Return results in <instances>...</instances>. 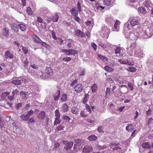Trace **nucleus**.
<instances>
[{"label":"nucleus","instance_id":"obj_1","mask_svg":"<svg viewBox=\"0 0 153 153\" xmlns=\"http://www.w3.org/2000/svg\"><path fill=\"white\" fill-rule=\"evenodd\" d=\"M93 150L92 146L90 145H86L83 148V153H89L92 152Z\"/></svg>","mask_w":153,"mask_h":153},{"label":"nucleus","instance_id":"obj_2","mask_svg":"<svg viewBox=\"0 0 153 153\" xmlns=\"http://www.w3.org/2000/svg\"><path fill=\"white\" fill-rule=\"evenodd\" d=\"M14 55L12 53L9 51H6L4 53V57L6 59H11L13 58Z\"/></svg>","mask_w":153,"mask_h":153},{"label":"nucleus","instance_id":"obj_3","mask_svg":"<svg viewBox=\"0 0 153 153\" xmlns=\"http://www.w3.org/2000/svg\"><path fill=\"white\" fill-rule=\"evenodd\" d=\"M83 88V86L81 84H77L74 87V91L77 93L81 92L82 91Z\"/></svg>","mask_w":153,"mask_h":153},{"label":"nucleus","instance_id":"obj_4","mask_svg":"<svg viewBox=\"0 0 153 153\" xmlns=\"http://www.w3.org/2000/svg\"><path fill=\"white\" fill-rule=\"evenodd\" d=\"M60 91L59 90H57L56 92L53 94V97L54 100L57 101L60 97Z\"/></svg>","mask_w":153,"mask_h":153},{"label":"nucleus","instance_id":"obj_5","mask_svg":"<svg viewBox=\"0 0 153 153\" xmlns=\"http://www.w3.org/2000/svg\"><path fill=\"white\" fill-rule=\"evenodd\" d=\"M75 34L77 36L81 38L84 37L85 36L84 33L79 30H77L75 31Z\"/></svg>","mask_w":153,"mask_h":153},{"label":"nucleus","instance_id":"obj_6","mask_svg":"<svg viewBox=\"0 0 153 153\" xmlns=\"http://www.w3.org/2000/svg\"><path fill=\"white\" fill-rule=\"evenodd\" d=\"M2 33L3 35L6 37L8 36L10 33L9 29L6 27H4L2 29Z\"/></svg>","mask_w":153,"mask_h":153},{"label":"nucleus","instance_id":"obj_7","mask_svg":"<svg viewBox=\"0 0 153 153\" xmlns=\"http://www.w3.org/2000/svg\"><path fill=\"white\" fill-rule=\"evenodd\" d=\"M75 143L74 144V146H81L84 144L85 141L84 140L81 139H77L75 140Z\"/></svg>","mask_w":153,"mask_h":153},{"label":"nucleus","instance_id":"obj_8","mask_svg":"<svg viewBox=\"0 0 153 153\" xmlns=\"http://www.w3.org/2000/svg\"><path fill=\"white\" fill-rule=\"evenodd\" d=\"M73 143L72 141L69 142L65 146L64 149L65 150H68L71 149L73 146Z\"/></svg>","mask_w":153,"mask_h":153},{"label":"nucleus","instance_id":"obj_9","mask_svg":"<svg viewBox=\"0 0 153 153\" xmlns=\"http://www.w3.org/2000/svg\"><path fill=\"white\" fill-rule=\"evenodd\" d=\"M20 117L23 121H26L29 119L30 116L27 114H23L21 115Z\"/></svg>","mask_w":153,"mask_h":153},{"label":"nucleus","instance_id":"obj_10","mask_svg":"<svg viewBox=\"0 0 153 153\" xmlns=\"http://www.w3.org/2000/svg\"><path fill=\"white\" fill-rule=\"evenodd\" d=\"M32 38L34 40V41L36 42L41 43L42 42V40L36 35H33L32 36Z\"/></svg>","mask_w":153,"mask_h":153},{"label":"nucleus","instance_id":"obj_11","mask_svg":"<svg viewBox=\"0 0 153 153\" xmlns=\"http://www.w3.org/2000/svg\"><path fill=\"white\" fill-rule=\"evenodd\" d=\"M45 116V112L44 111H42L37 114V117L39 119H44Z\"/></svg>","mask_w":153,"mask_h":153},{"label":"nucleus","instance_id":"obj_12","mask_svg":"<svg viewBox=\"0 0 153 153\" xmlns=\"http://www.w3.org/2000/svg\"><path fill=\"white\" fill-rule=\"evenodd\" d=\"M97 138V137L94 134L90 135L88 138V140L90 141H95Z\"/></svg>","mask_w":153,"mask_h":153},{"label":"nucleus","instance_id":"obj_13","mask_svg":"<svg viewBox=\"0 0 153 153\" xmlns=\"http://www.w3.org/2000/svg\"><path fill=\"white\" fill-rule=\"evenodd\" d=\"M52 19L53 22H56L58 21L59 16L57 13H55L52 16Z\"/></svg>","mask_w":153,"mask_h":153},{"label":"nucleus","instance_id":"obj_14","mask_svg":"<svg viewBox=\"0 0 153 153\" xmlns=\"http://www.w3.org/2000/svg\"><path fill=\"white\" fill-rule=\"evenodd\" d=\"M19 77L17 78V79L13 80L11 83L16 85H21L22 83V81L21 80H19Z\"/></svg>","mask_w":153,"mask_h":153},{"label":"nucleus","instance_id":"obj_15","mask_svg":"<svg viewBox=\"0 0 153 153\" xmlns=\"http://www.w3.org/2000/svg\"><path fill=\"white\" fill-rule=\"evenodd\" d=\"M71 111L72 113L76 115L79 113V111L76 107H73L71 108Z\"/></svg>","mask_w":153,"mask_h":153},{"label":"nucleus","instance_id":"obj_16","mask_svg":"<svg viewBox=\"0 0 153 153\" xmlns=\"http://www.w3.org/2000/svg\"><path fill=\"white\" fill-rule=\"evenodd\" d=\"M138 13L143 14H146L147 12L145 9L143 7H140L138 8Z\"/></svg>","mask_w":153,"mask_h":153},{"label":"nucleus","instance_id":"obj_17","mask_svg":"<svg viewBox=\"0 0 153 153\" xmlns=\"http://www.w3.org/2000/svg\"><path fill=\"white\" fill-rule=\"evenodd\" d=\"M52 68L50 67H47L45 70V73L49 76L52 73Z\"/></svg>","mask_w":153,"mask_h":153},{"label":"nucleus","instance_id":"obj_18","mask_svg":"<svg viewBox=\"0 0 153 153\" xmlns=\"http://www.w3.org/2000/svg\"><path fill=\"white\" fill-rule=\"evenodd\" d=\"M77 53V51L75 50L71 49L68 50V52L67 54L68 56L70 55H74Z\"/></svg>","mask_w":153,"mask_h":153},{"label":"nucleus","instance_id":"obj_19","mask_svg":"<svg viewBox=\"0 0 153 153\" xmlns=\"http://www.w3.org/2000/svg\"><path fill=\"white\" fill-rule=\"evenodd\" d=\"M142 146L144 149H151V145L148 142H145L142 144Z\"/></svg>","mask_w":153,"mask_h":153},{"label":"nucleus","instance_id":"obj_20","mask_svg":"<svg viewBox=\"0 0 153 153\" xmlns=\"http://www.w3.org/2000/svg\"><path fill=\"white\" fill-rule=\"evenodd\" d=\"M130 23L132 26H134L135 25L139 24V22L137 20L134 19L131 20Z\"/></svg>","mask_w":153,"mask_h":153},{"label":"nucleus","instance_id":"obj_21","mask_svg":"<svg viewBox=\"0 0 153 153\" xmlns=\"http://www.w3.org/2000/svg\"><path fill=\"white\" fill-rule=\"evenodd\" d=\"M134 128V126L132 124H129L126 127V130L129 132L132 131Z\"/></svg>","mask_w":153,"mask_h":153},{"label":"nucleus","instance_id":"obj_22","mask_svg":"<svg viewBox=\"0 0 153 153\" xmlns=\"http://www.w3.org/2000/svg\"><path fill=\"white\" fill-rule=\"evenodd\" d=\"M67 95L65 94H63L61 97V101L62 102H65L67 99Z\"/></svg>","mask_w":153,"mask_h":153},{"label":"nucleus","instance_id":"obj_23","mask_svg":"<svg viewBox=\"0 0 153 153\" xmlns=\"http://www.w3.org/2000/svg\"><path fill=\"white\" fill-rule=\"evenodd\" d=\"M127 70L131 72H135L137 70L136 68L134 67L129 66L127 67V68H125Z\"/></svg>","mask_w":153,"mask_h":153},{"label":"nucleus","instance_id":"obj_24","mask_svg":"<svg viewBox=\"0 0 153 153\" xmlns=\"http://www.w3.org/2000/svg\"><path fill=\"white\" fill-rule=\"evenodd\" d=\"M68 107L66 103L64 104L62 107V111L64 112H66L68 111Z\"/></svg>","mask_w":153,"mask_h":153},{"label":"nucleus","instance_id":"obj_25","mask_svg":"<svg viewBox=\"0 0 153 153\" xmlns=\"http://www.w3.org/2000/svg\"><path fill=\"white\" fill-rule=\"evenodd\" d=\"M97 85L95 83H94L91 86V89L93 93L95 92L97 90Z\"/></svg>","mask_w":153,"mask_h":153},{"label":"nucleus","instance_id":"obj_26","mask_svg":"<svg viewBox=\"0 0 153 153\" xmlns=\"http://www.w3.org/2000/svg\"><path fill=\"white\" fill-rule=\"evenodd\" d=\"M61 122V120L60 118H55V120L54 122V125H56L58 124H59Z\"/></svg>","mask_w":153,"mask_h":153},{"label":"nucleus","instance_id":"obj_27","mask_svg":"<svg viewBox=\"0 0 153 153\" xmlns=\"http://www.w3.org/2000/svg\"><path fill=\"white\" fill-rule=\"evenodd\" d=\"M80 116L83 117H86L88 115V114L84 110L81 111L80 112Z\"/></svg>","mask_w":153,"mask_h":153},{"label":"nucleus","instance_id":"obj_28","mask_svg":"<svg viewBox=\"0 0 153 153\" xmlns=\"http://www.w3.org/2000/svg\"><path fill=\"white\" fill-rule=\"evenodd\" d=\"M42 44V46L48 49H50L51 48V47L49 45L47 44L45 42H43L42 41V42L41 43Z\"/></svg>","mask_w":153,"mask_h":153},{"label":"nucleus","instance_id":"obj_29","mask_svg":"<svg viewBox=\"0 0 153 153\" xmlns=\"http://www.w3.org/2000/svg\"><path fill=\"white\" fill-rule=\"evenodd\" d=\"M120 22L119 21L117 20L115 24H114V27L115 29L116 30H115V31H118L119 27L118 26V25L120 24Z\"/></svg>","mask_w":153,"mask_h":153},{"label":"nucleus","instance_id":"obj_30","mask_svg":"<svg viewBox=\"0 0 153 153\" xmlns=\"http://www.w3.org/2000/svg\"><path fill=\"white\" fill-rule=\"evenodd\" d=\"M88 94H85V97L83 98V103L84 104H86L87 101H88Z\"/></svg>","mask_w":153,"mask_h":153},{"label":"nucleus","instance_id":"obj_31","mask_svg":"<svg viewBox=\"0 0 153 153\" xmlns=\"http://www.w3.org/2000/svg\"><path fill=\"white\" fill-rule=\"evenodd\" d=\"M71 13L74 16H77L78 14V10H75L74 8H72L71 9Z\"/></svg>","mask_w":153,"mask_h":153},{"label":"nucleus","instance_id":"obj_32","mask_svg":"<svg viewBox=\"0 0 153 153\" xmlns=\"http://www.w3.org/2000/svg\"><path fill=\"white\" fill-rule=\"evenodd\" d=\"M11 27L14 31L17 32L18 31L19 25H17L15 24H13L12 25Z\"/></svg>","mask_w":153,"mask_h":153},{"label":"nucleus","instance_id":"obj_33","mask_svg":"<svg viewBox=\"0 0 153 153\" xmlns=\"http://www.w3.org/2000/svg\"><path fill=\"white\" fill-rule=\"evenodd\" d=\"M22 52L23 53L25 54H26L28 52V49L27 47H24L22 46Z\"/></svg>","mask_w":153,"mask_h":153},{"label":"nucleus","instance_id":"obj_34","mask_svg":"<svg viewBox=\"0 0 153 153\" xmlns=\"http://www.w3.org/2000/svg\"><path fill=\"white\" fill-rule=\"evenodd\" d=\"M49 76L45 73H42V74L40 76L41 78L43 79L48 78Z\"/></svg>","mask_w":153,"mask_h":153},{"label":"nucleus","instance_id":"obj_35","mask_svg":"<svg viewBox=\"0 0 153 153\" xmlns=\"http://www.w3.org/2000/svg\"><path fill=\"white\" fill-rule=\"evenodd\" d=\"M22 31H24L26 29V27L23 24H19V28Z\"/></svg>","mask_w":153,"mask_h":153},{"label":"nucleus","instance_id":"obj_36","mask_svg":"<svg viewBox=\"0 0 153 153\" xmlns=\"http://www.w3.org/2000/svg\"><path fill=\"white\" fill-rule=\"evenodd\" d=\"M104 68L105 70L108 72H112L114 71L113 68L107 66H106Z\"/></svg>","mask_w":153,"mask_h":153},{"label":"nucleus","instance_id":"obj_37","mask_svg":"<svg viewBox=\"0 0 153 153\" xmlns=\"http://www.w3.org/2000/svg\"><path fill=\"white\" fill-rule=\"evenodd\" d=\"M127 64L130 66L133 65L134 64V62L132 61H130L129 60H127L125 61V65Z\"/></svg>","mask_w":153,"mask_h":153},{"label":"nucleus","instance_id":"obj_38","mask_svg":"<svg viewBox=\"0 0 153 153\" xmlns=\"http://www.w3.org/2000/svg\"><path fill=\"white\" fill-rule=\"evenodd\" d=\"M111 2V0H104V4L105 5L108 6L110 5Z\"/></svg>","mask_w":153,"mask_h":153},{"label":"nucleus","instance_id":"obj_39","mask_svg":"<svg viewBox=\"0 0 153 153\" xmlns=\"http://www.w3.org/2000/svg\"><path fill=\"white\" fill-rule=\"evenodd\" d=\"M56 118H60V115L59 110L56 109L55 111Z\"/></svg>","mask_w":153,"mask_h":153},{"label":"nucleus","instance_id":"obj_40","mask_svg":"<svg viewBox=\"0 0 153 153\" xmlns=\"http://www.w3.org/2000/svg\"><path fill=\"white\" fill-rule=\"evenodd\" d=\"M45 19L47 22L48 23H50L52 21V18L50 16L45 17Z\"/></svg>","mask_w":153,"mask_h":153},{"label":"nucleus","instance_id":"obj_41","mask_svg":"<svg viewBox=\"0 0 153 153\" xmlns=\"http://www.w3.org/2000/svg\"><path fill=\"white\" fill-rule=\"evenodd\" d=\"M62 119L67 122H69L71 118L68 116L64 115L62 117Z\"/></svg>","mask_w":153,"mask_h":153},{"label":"nucleus","instance_id":"obj_42","mask_svg":"<svg viewBox=\"0 0 153 153\" xmlns=\"http://www.w3.org/2000/svg\"><path fill=\"white\" fill-rule=\"evenodd\" d=\"M51 32L50 33L51 34L52 38L55 40H56L57 37L55 35V33L53 30H50Z\"/></svg>","mask_w":153,"mask_h":153},{"label":"nucleus","instance_id":"obj_43","mask_svg":"<svg viewBox=\"0 0 153 153\" xmlns=\"http://www.w3.org/2000/svg\"><path fill=\"white\" fill-rule=\"evenodd\" d=\"M57 42L58 44L59 45H62L63 42V40L60 38L58 37L57 38Z\"/></svg>","mask_w":153,"mask_h":153},{"label":"nucleus","instance_id":"obj_44","mask_svg":"<svg viewBox=\"0 0 153 153\" xmlns=\"http://www.w3.org/2000/svg\"><path fill=\"white\" fill-rule=\"evenodd\" d=\"M71 59L70 57L66 56L65 57H63L62 59V60L65 62H69L71 60Z\"/></svg>","mask_w":153,"mask_h":153},{"label":"nucleus","instance_id":"obj_45","mask_svg":"<svg viewBox=\"0 0 153 153\" xmlns=\"http://www.w3.org/2000/svg\"><path fill=\"white\" fill-rule=\"evenodd\" d=\"M35 122V120L33 117H30L28 120L27 123L28 124L32 123H34Z\"/></svg>","mask_w":153,"mask_h":153},{"label":"nucleus","instance_id":"obj_46","mask_svg":"<svg viewBox=\"0 0 153 153\" xmlns=\"http://www.w3.org/2000/svg\"><path fill=\"white\" fill-rule=\"evenodd\" d=\"M65 128V127L63 126L62 125V124H61L59 126H58L56 128V129L57 130V131H61L62 130L64 129V128Z\"/></svg>","mask_w":153,"mask_h":153},{"label":"nucleus","instance_id":"obj_47","mask_svg":"<svg viewBox=\"0 0 153 153\" xmlns=\"http://www.w3.org/2000/svg\"><path fill=\"white\" fill-rule=\"evenodd\" d=\"M26 10L28 14H32V11L30 7H27Z\"/></svg>","mask_w":153,"mask_h":153},{"label":"nucleus","instance_id":"obj_48","mask_svg":"<svg viewBox=\"0 0 153 153\" xmlns=\"http://www.w3.org/2000/svg\"><path fill=\"white\" fill-rule=\"evenodd\" d=\"M103 129V127L102 126H100L98 127L97 130L100 133H103L104 132Z\"/></svg>","mask_w":153,"mask_h":153},{"label":"nucleus","instance_id":"obj_49","mask_svg":"<svg viewBox=\"0 0 153 153\" xmlns=\"http://www.w3.org/2000/svg\"><path fill=\"white\" fill-rule=\"evenodd\" d=\"M153 122V119L152 117L150 118L147 122V125L149 126Z\"/></svg>","mask_w":153,"mask_h":153},{"label":"nucleus","instance_id":"obj_50","mask_svg":"<svg viewBox=\"0 0 153 153\" xmlns=\"http://www.w3.org/2000/svg\"><path fill=\"white\" fill-rule=\"evenodd\" d=\"M128 87L129 88L130 90H132L133 89V84L130 82H128Z\"/></svg>","mask_w":153,"mask_h":153},{"label":"nucleus","instance_id":"obj_51","mask_svg":"<svg viewBox=\"0 0 153 153\" xmlns=\"http://www.w3.org/2000/svg\"><path fill=\"white\" fill-rule=\"evenodd\" d=\"M99 46H101L103 49H105L106 48V46L104 43H103L102 42H100L98 45Z\"/></svg>","mask_w":153,"mask_h":153},{"label":"nucleus","instance_id":"obj_52","mask_svg":"<svg viewBox=\"0 0 153 153\" xmlns=\"http://www.w3.org/2000/svg\"><path fill=\"white\" fill-rule=\"evenodd\" d=\"M85 108L86 109L88 112H89L90 113L91 112V109L90 107V106L88 104H86L85 105Z\"/></svg>","mask_w":153,"mask_h":153},{"label":"nucleus","instance_id":"obj_53","mask_svg":"<svg viewBox=\"0 0 153 153\" xmlns=\"http://www.w3.org/2000/svg\"><path fill=\"white\" fill-rule=\"evenodd\" d=\"M77 8L79 12H80L81 11V6L80 3L79 2H78L77 4Z\"/></svg>","mask_w":153,"mask_h":153},{"label":"nucleus","instance_id":"obj_54","mask_svg":"<svg viewBox=\"0 0 153 153\" xmlns=\"http://www.w3.org/2000/svg\"><path fill=\"white\" fill-rule=\"evenodd\" d=\"M136 47L135 44V43H131L130 48L131 50H133Z\"/></svg>","mask_w":153,"mask_h":153},{"label":"nucleus","instance_id":"obj_55","mask_svg":"<svg viewBox=\"0 0 153 153\" xmlns=\"http://www.w3.org/2000/svg\"><path fill=\"white\" fill-rule=\"evenodd\" d=\"M98 58L102 60H104L106 59V58L104 56H102L101 54H98Z\"/></svg>","mask_w":153,"mask_h":153},{"label":"nucleus","instance_id":"obj_56","mask_svg":"<svg viewBox=\"0 0 153 153\" xmlns=\"http://www.w3.org/2000/svg\"><path fill=\"white\" fill-rule=\"evenodd\" d=\"M61 52H63L65 53L66 55L68 56L67 54L68 52V50H67L65 49H62L61 50Z\"/></svg>","mask_w":153,"mask_h":153},{"label":"nucleus","instance_id":"obj_57","mask_svg":"<svg viewBox=\"0 0 153 153\" xmlns=\"http://www.w3.org/2000/svg\"><path fill=\"white\" fill-rule=\"evenodd\" d=\"M37 21L39 23H42L43 20L42 19L40 16H38Z\"/></svg>","mask_w":153,"mask_h":153},{"label":"nucleus","instance_id":"obj_58","mask_svg":"<svg viewBox=\"0 0 153 153\" xmlns=\"http://www.w3.org/2000/svg\"><path fill=\"white\" fill-rule=\"evenodd\" d=\"M91 45L95 50H97V46L94 42H92L91 43Z\"/></svg>","mask_w":153,"mask_h":153},{"label":"nucleus","instance_id":"obj_59","mask_svg":"<svg viewBox=\"0 0 153 153\" xmlns=\"http://www.w3.org/2000/svg\"><path fill=\"white\" fill-rule=\"evenodd\" d=\"M120 48L119 47H117L115 50V53L116 54L119 53L120 52Z\"/></svg>","mask_w":153,"mask_h":153},{"label":"nucleus","instance_id":"obj_60","mask_svg":"<svg viewBox=\"0 0 153 153\" xmlns=\"http://www.w3.org/2000/svg\"><path fill=\"white\" fill-rule=\"evenodd\" d=\"M77 80L75 79L74 80L71 84V86H74L75 84H76L77 83Z\"/></svg>","mask_w":153,"mask_h":153},{"label":"nucleus","instance_id":"obj_61","mask_svg":"<svg viewBox=\"0 0 153 153\" xmlns=\"http://www.w3.org/2000/svg\"><path fill=\"white\" fill-rule=\"evenodd\" d=\"M22 105V103H17L16 106V107L18 109H19Z\"/></svg>","mask_w":153,"mask_h":153},{"label":"nucleus","instance_id":"obj_62","mask_svg":"<svg viewBox=\"0 0 153 153\" xmlns=\"http://www.w3.org/2000/svg\"><path fill=\"white\" fill-rule=\"evenodd\" d=\"M74 19L75 21L78 22H80V19L79 17L77 16H74Z\"/></svg>","mask_w":153,"mask_h":153},{"label":"nucleus","instance_id":"obj_63","mask_svg":"<svg viewBox=\"0 0 153 153\" xmlns=\"http://www.w3.org/2000/svg\"><path fill=\"white\" fill-rule=\"evenodd\" d=\"M28 64V62L27 58L25 59V60L24 62V64L25 67L27 66Z\"/></svg>","mask_w":153,"mask_h":153},{"label":"nucleus","instance_id":"obj_64","mask_svg":"<svg viewBox=\"0 0 153 153\" xmlns=\"http://www.w3.org/2000/svg\"><path fill=\"white\" fill-rule=\"evenodd\" d=\"M152 110L149 108V110L147 111L146 112V113L147 115L149 116L151 114Z\"/></svg>","mask_w":153,"mask_h":153}]
</instances>
